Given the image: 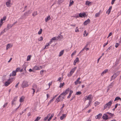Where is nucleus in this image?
<instances>
[{
    "label": "nucleus",
    "instance_id": "1",
    "mask_svg": "<svg viewBox=\"0 0 121 121\" xmlns=\"http://www.w3.org/2000/svg\"><path fill=\"white\" fill-rule=\"evenodd\" d=\"M28 86V82L26 81H24L22 82L21 86L23 88H24L27 87Z\"/></svg>",
    "mask_w": 121,
    "mask_h": 121
},
{
    "label": "nucleus",
    "instance_id": "2",
    "mask_svg": "<svg viewBox=\"0 0 121 121\" xmlns=\"http://www.w3.org/2000/svg\"><path fill=\"white\" fill-rule=\"evenodd\" d=\"M103 119L105 120H107L108 118V115L106 114H104L102 117Z\"/></svg>",
    "mask_w": 121,
    "mask_h": 121
},
{
    "label": "nucleus",
    "instance_id": "3",
    "mask_svg": "<svg viewBox=\"0 0 121 121\" xmlns=\"http://www.w3.org/2000/svg\"><path fill=\"white\" fill-rule=\"evenodd\" d=\"M86 16V14L85 13H81L79 14V16L81 17H85Z\"/></svg>",
    "mask_w": 121,
    "mask_h": 121
},
{
    "label": "nucleus",
    "instance_id": "4",
    "mask_svg": "<svg viewBox=\"0 0 121 121\" xmlns=\"http://www.w3.org/2000/svg\"><path fill=\"white\" fill-rule=\"evenodd\" d=\"M90 22V19H88L84 22L83 23V25L85 26L87 25Z\"/></svg>",
    "mask_w": 121,
    "mask_h": 121
},
{
    "label": "nucleus",
    "instance_id": "5",
    "mask_svg": "<svg viewBox=\"0 0 121 121\" xmlns=\"http://www.w3.org/2000/svg\"><path fill=\"white\" fill-rule=\"evenodd\" d=\"M27 17L25 15V14H24L23 15H22L21 16L20 19H25Z\"/></svg>",
    "mask_w": 121,
    "mask_h": 121
},
{
    "label": "nucleus",
    "instance_id": "6",
    "mask_svg": "<svg viewBox=\"0 0 121 121\" xmlns=\"http://www.w3.org/2000/svg\"><path fill=\"white\" fill-rule=\"evenodd\" d=\"M102 115V114L101 113H99L95 117V118L96 119H99L101 117Z\"/></svg>",
    "mask_w": 121,
    "mask_h": 121
},
{
    "label": "nucleus",
    "instance_id": "7",
    "mask_svg": "<svg viewBox=\"0 0 121 121\" xmlns=\"http://www.w3.org/2000/svg\"><path fill=\"white\" fill-rule=\"evenodd\" d=\"M120 73V72L118 71L117 72L113 74V76H114V79H115V78L117 77L119 75Z\"/></svg>",
    "mask_w": 121,
    "mask_h": 121
},
{
    "label": "nucleus",
    "instance_id": "8",
    "mask_svg": "<svg viewBox=\"0 0 121 121\" xmlns=\"http://www.w3.org/2000/svg\"><path fill=\"white\" fill-rule=\"evenodd\" d=\"M16 72L14 70L13 71L12 73H11L10 74V76H14L16 75Z\"/></svg>",
    "mask_w": 121,
    "mask_h": 121
},
{
    "label": "nucleus",
    "instance_id": "9",
    "mask_svg": "<svg viewBox=\"0 0 121 121\" xmlns=\"http://www.w3.org/2000/svg\"><path fill=\"white\" fill-rule=\"evenodd\" d=\"M112 7V6L110 7L109 9L107 10L106 12V13L109 15L110 13Z\"/></svg>",
    "mask_w": 121,
    "mask_h": 121
},
{
    "label": "nucleus",
    "instance_id": "10",
    "mask_svg": "<svg viewBox=\"0 0 121 121\" xmlns=\"http://www.w3.org/2000/svg\"><path fill=\"white\" fill-rule=\"evenodd\" d=\"M112 104V101H110L109 102H108V103H106V105L108 106V108H109L111 106V105Z\"/></svg>",
    "mask_w": 121,
    "mask_h": 121
},
{
    "label": "nucleus",
    "instance_id": "11",
    "mask_svg": "<svg viewBox=\"0 0 121 121\" xmlns=\"http://www.w3.org/2000/svg\"><path fill=\"white\" fill-rule=\"evenodd\" d=\"M11 0H8L7 1L6 3V5L7 7H9L10 6V5L11 4Z\"/></svg>",
    "mask_w": 121,
    "mask_h": 121
},
{
    "label": "nucleus",
    "instance_id": "12",
    "mask_svg": "<svg viewBox=\"0 0 121 121\" xmlns=\"http://www.w3.org/2000/svg\"><path fill=\"white\" fill-rule=\"evenodd\" d=\"M85 4L88 6H90L92 4L91 2L89 1L86 0V1Z\"/></svg>",
    "mask_w": 121,
    "mask_h": 121
},
{
    "label": "nucleus",
    "instance_id": "13",
    "mask_svg": "<svg viewBox=\"0 0 121 121\" xmlns=\"http://www.w3.org/2000/svg\"><path fill=\"white\" fill-rule=\"evenodd\" d=\"M108 70L107 69H105L104 71L102 72V73L101 74V76H103L104 74L106 73L107 72H108Z\"/></svg>",
    "mask_w": 121,
    "mask_h": 121
},
{
    "label": "nucleus",
    "instance_id": "14",
    "mask_svg": "<svg viewBox=\"0 0 121 121\" xmlns=\"http://www.w3.org/2000/svg\"><path fill=\"white\" fill-rule=\"evenodd\" d=\"M65 95L64 94V93H62L59 95V98L61 97L62 98V99H64L65 98L64 96Z\"/></svg>",
    "mask_w": 121,
    "mask_h": 121
},
{
    "label": "nucleus",
    "instance_id": "15",
    "mask_svg": "<svg viewBox=\"0 0 121 121\" xmlns=\"http://www.w3.org/2000/svg\"><path fill=\"white\" fill-rule=\"evenodd\" d=\"M79 61V58L78 57H77L76 58V59L73 62V65H76V63L78 62Z\"/></svg>",
    "mask_w": 121,
    "mask_h": 121
},
{
    "label": "nucleus",
    "instance_id": "16",
    "mask_svg": "<svg viewBox=\"0 0 121 121\" xmlns=\"http://www.w3.org/2000/svg\"><path fill=\"white\" fill-rule=\"evenodd\" d=\"M69 88H68L65 90V91H64L62 93H64V94H65V95H66L68 93V91H69Z\"/></svg>",
    "mask_w": 121,
    "mask_h": 121
},
{
    "label": "nucleus",
    "instance_id": "17",
    "mask_svg": "<svg viewBox=\"0 0 121 121\" xmlns=\"http://www.w3.org/2000/svg\"><path fill=\"white\" fill-rule=\"evenodd\" d=\"M66 115L65 114H63L62 116L60 117V120H63L64 118L66 117Z\"/></svg>",
    "mask_w": 121,
    "mask_h": 121
},
{
    "label": "nucleus",
    "instance_id": "18",
    "mask_svg": "<svg viewBox=\"0 0 121 121\" xmlns=\"http://www.w3.org/2000/svg\"><path fill=\"white\" fill-rule=\"evenodd\" d=\"M92 95H89L88 96H86V98H85V100H90L91 99V97Z\"/></svg>",
    "mask_w": 121,
    "mask_h": 121
},
{
    "label": "nucleus",
    "instance_id": "19",
    "mask_svg": "<svg viewBox=\"0 0 121 121\" xmlns=\"http://www.w3.org/2000/svg\"><path fill=\"white\" fill-rule=\"evenodd\" d=\"M73 91L71 90H70V92L69 94V95L67 96V98L68 99H69V98L71 96V95L73 93Z\"/></svg>",
    "mask_w": 121,
    "mask_h": 121
},
{
    "label": "nucleus",
    "instance_id": "20",
    "mask_svg": "<svg viewBox=\"0 0 121 121\" xmlns=\"http://www.w3.org/2000/svg\"><path fill=\"white\" fill-rule=\"evenodd\" d=\"M64 50H61L59 53V56H62L64 52Z\"/></svg>",
    "mask_w": 121,
    "mask_h": 121
},
{
    "label": "nucleus",
    "instance_id": "21",
    "mask_svg": "<svg viewBox=\"0 0 121 121\" xmlns=\"http://www.w3.org/2000/svg\"><path fill=\"white\" fill-rule=\"evenodd\" d=\"M10 83L8 81L4 83V86H8Z\"/></svg>",
    "mask_w": 121,
    "mask_h": 121
},
{
    "label": "nucleus",
    "instance_id": "22",
    "mask_svg": "<svg viewBox=\"0 0 121 121\" xmlns=\"http://www.w3.org/2000/svg\"><path fill=\"white\" fill-rule=\"evenodd\" d=\"M33 69V70L34 71H35V70H39L40 69V68H39L38 66H35L34 67Z\"/></svg>",
    "mask_w": 121,
    "mask_h": 121
},
{
    "label": "nucleus",
    "instance_id": "23",
    "mask_svg": "<svg viewBox=\"0 0 121 121\" xmlns=\"http://www.w3.org/2000/svg\"><path fill=\"white\" fill-rule=\"evenodd\" d=\"M30 13V10L28 11H27L26 12L24 13L27 17L28 16L29 14Z\"/></svg>",
    "mask_w": 121,
    "mask_h": 121
},
{
    "label": "nucleus",
    "instance_id": "24",
    "mask_svg": "<svg viewBox=\"0 0 121 121\" xmlns=\"http://www.w3.org/2000/svg\"><path fill=\"white\" fill-rule=\"evenodd\" d=\"M51 19V17L50 16H48L47 17L45 18V21L46 22L48 21Z\"/></svg>",
    "mask_w": 121,
    "mask_h": 121
},
{
    "label": "nucleus",
    "instance_id": "25",
    "mask_svg": "<svg viewBox=\"0 0 121 121\" xmlns=\"http://www.w3.org/2000/svg\"><path fill=\"white\" fill-rule=\"evenodd\" d=\"M59 39V38L57 37H53L51 39V40L52 41V40H58Z\"/></svg>",
    "mask_w": 121,
    "mask_h": 121
},
{
    "label": "nucleus",
    "instance_id": "26",
    "mask_svg": "<svg viewBox=\"0 0 121 121\" xmlns=\"http://www.w3.org/2000/svg\"><path fill=\"white\" fill-rule=\"evenodd\" d=\"M59 39V38L57 37H53L51 39V40L52 41V40H58Z\"/></svg>",
    "mask_w": 121,
    "mask_h": 121
},
{
    "label": "nucleus",
    "instance_id": "27",
    "mask_svg": "<svg viewBox=\"0 0 121 121\" xmlns=\"http://www.w3.org/2000/svg\"><path fill=\"white\" fill-rule=\"evenodd\" d=\"M54 116V114L53 113H52L51 114V116L49 117V118L48 120V121H50V120Z\"/></svg>",
    "mask_w": 121,
    "mask_h": 121
},
{
    "label": "nucleus",
    "instance_id": "28",
    "mask_svg": "<svg viewBox=\"0 0 121 121\" xmlns=\"http://www.w3.org/2000/svg\"><path fill=\"white\" fill-rule=\"evenodd\" d=\"M100 11H101V10H100L99 11L98 13L95 14V17H98L99 16L100 14Z\"/></svg>",
    "mask_w": 121,
    "mask_h": 121
},
{
    "label": "nucleus",
    "instance_id": "29",
    "mask_svg": "<svg viewBox=\"0 0 121 121\" xmlns=\"http://www.w3.org/2000/svg\"><path fill=\"white\" fill-rule=\"evenodd\" d=\"M13 25L11 24H8L7 26V27L8 28V30H9V29L11 28Z\"/></svg>",
    "mask_w": 121,
    "mask_h": 121
},
{
    "label": "nucleus",
    "instance_id": "30",
    "mask_svg": "<svg viewBox=\"0 0 121 121\" xmlns=\"http://www.w3.org/2000/svg\"><path fill=\"white\" fill-rule=\"evenodd\" d=\"M77 68V67H74L70 71H71L73 73L76 70Z\"/></svg>",
    "mask_w": 121,
    "mask_h": 121
},
{
    "label": "nucleus",
    "instance_id": "31",
    "mask_svg": "<svg viewBox=\"0 0 121 121\" xmlns=\"http://www.w3.org/2000/svg\"><path fill=\"white\" fill-rule=\"evenodd\" d=\"M74 1L73 0H72L71 1L70 0L69 2V6L70 7L71 6L73 3Z\"/></svg>",
    "mask_w": 121,
    "mask_h": 121
},
{
    "label": "nucleus",
    "instance_id": "32",
    "mask_svg": "<svg viewBox=\"0 0 121 121\" xmlns=\"http://www.w3.org/2000/svg\"><path fill=\"white\" fill-rule=\"evenodd\" d=\"M37 15V11H35L32 14V16L34 17L35 16Z\"/></svg>",
    "mask_w": 121,
    "mask_h": 121
},
{
    "label": "nucleus",
    "instance_id": "33",
    "mask_svg": "<svg viewBox=\"0 0 121 121\" xmlns=\"http://www.w3.org/2000/svg\"><path fill=\"white\" fill-rule=\"evenodd\" d=\"M31 55H28L27 57L26 60L27 61H28L30 60V58L31 57Z\"/></svg>",
    "mask_w": 121,
    "mask_h": 121
},
{
    "label": "nucleus",
    "instance_id": "34",
    "mask_svg": "<svg viewBox=\"0 0 121 121\" xmlns=\"http://www.w3.org/2000/svg\"><path fill=\"white\" fill-rule=\"evenodd\" d=\"M106 113L107 114H109L110 116H111V117H113V116L114 115V114H112L111 113H110L108 112H107Z\"/></svg>",
    "mask_w": 121,
    "mask_h": 121
},
{
    "label": "nucleus",
    "instance_id": "35",
    "mask_svg": "<svg viewBox=\"0 0 121 121\" xmlns=\"http://www.w3.org/2000/svg\"><path fill=\"white\" fill-rule=\"evenodd\" d=\"M65 83L64 82L63 83H60V86H59V87L60 88H61V87H62L64 85Z\"/></svg>",
    "mask_w": 121,
    "mask_h": 121
},
{
    "label": "nucleus",
    "instance_id": "36",
    "mask_svg": "<svg viewBox=\"0 0 121 121\" xmlns=\"http://www.w3.org/2000/svg\"><path fill=\"white\" fill-rule=\"evenodd\" d=\"M63 1V0H58V4H59L62 3Z\"/></svg>",
    "mask_w": 121,
    "mask_h": 121
},
{
    "label": "nucleus",
    "instance_id": "37",
    "mask_svg": "<svg viewBox=\"0 0 121 121\" xmlns=\"http://www.w3.org/2000/svg\"><path fill=\"white\" fill-rule=\"evenodd\" d=\"M41 118V117H38L36 118L34 121H38Z\"/></svg>",
    "mask_w": 121,
    "mask_h": 121
},
{
    "label": "nucleus",
    "instance_id": "38",
    "mask_svg": "<svg viewBox=\"0 0 121 121\" xmlns=\"http://www.w3.org/2000/svg\"><path fill=\"white\" fill-rule=\"evenodd\" d=\"M17 97H18L17 96H16L14 98H13V100L12 101H13L14 102L16 101L17 100Z\"/></svg>",
    "mask_w": 121,
    "mask_h": 121
},
{
    "label": "nucleus",
    "instance_id": "39",
    "mask_svg": "<svg viewBox=\"0 0 121 121\" xmlns=\"http://www.w3.org/2000/svg\"><path fill=\"white\" fill-rule=\"evenodd\" d=\"M69 74H68V77H69L72 76L73 73L71 71H70L69 72Z\"/></svg>",
    "mask_w": 121,
    "mask_h": 121
},
{
    "label": "nucleus",
    "instance_id": "40",
    "mask_svg": "<svg viewBox=\"0 0 121 121\" xmlns=\"http://www.w3.org/2000/svg\"><path fill=\"white\" fill-rule=\"evenodd\" d=\"M75 96L74 95H73L71 99L70 100V101H71L73 100L74 99H75Z\"/></svg>",
    "mask_w": 121,
    "mask_h": 121
},
{
    "label": "nucleus",
    "instance_id": "41",
    "mask_svg": "<svg viewBox=\"0 0 121 121\" xmlns=\"http://www.w3.org/2000/svg\"><path fill=\"white\" fill-rule=\"evenodd\" d=\"M43 37L42 36H41L40 38L38 40L39 41H41L43 40Z\"/></svg>",
    "mask_w": 121,
    "mask_h": 121
},
{
    "label": "nucleus",
    "instance_id": "42",
    "mask_svg": "<svg viewBox=\"0 0 121 121\" xmlns=\"http://www.w3.org/2000/svg\"><path fill=\"white\" fill-rule=\"evenodd\" d=\"M82 94V93L80 91H78L76 92V95H80Z\"/></svg>",
    "mask_w": 121,
    "mask_h": 121
},
{
    "label": "nucleus",
    "instance_id": "43",
    "mask_svg": "<svg viewBox=\"0 0 121 121\" xmlns=\"http://www.w3.org/2000/svg\"><path fill=\"white\" fill-rule=\"evenodd\" d=\"M8 104V102L5 103L3 106V108H4L5 107H6L7 106Z\"/></svg>",
    "mask_w": 121,
    "mask_h": 121
},
{
    "label": "nucleus",
    "instance_id": "44",
    "mask_svg": "<svg viewBox=\"0 0 121 121\" xmlns=\"http://www.w3.org/2000/svg\"><path fill=\"white\" fill-rule=\"evenodd\" d=\"M20 69V67H18L16 69L15 71L17 73V72L19 71V70Z\"/></svg>",
    "mask_w": 121,
    "mask_h": 121
},
{
    "label": "nucleus",
    "instance_id": "45",
    "mask_svg": "<svg viewBox=\"0 0 121 121\" xmlns=\"http://www.w3.org/2000/svg\"><path fill=\"white\" fill-rule=\"evenodd\" d=\"M42 29H40L39 31L38 32V34L39 35L41 34L42 33Z\"/></svg>",
    "mask_w": 121,
    "mask_h": 121
},
{
    "label": "nucleus",
    "instance_id": "46",
    "mask_svg": "<svg viewBox=\"0 0 121 121\" xmlns=\"http://www.w3.org/2000/svg\"><path fill=\"white\" fill-rule=\"evenodd\" d=\"M90 42H88L86 44V46H85V47H84V48H85L87 47L88 46V45L90 44Z\"/></svg>",
    "mask_w": 121,
    "mask_h": 121
},
{
    "label": "nucleus",
    "instance_id": "47",
    "mask_svg": "<svg viewBox=\"0 0 121 121\" xmlns=\"http://www.w3.org/2000/svg\"><path fill=\"white\" fill-rule=\"evenodd\" d=\"M112 47V46H110L109 48H108L107 49L106 51V52L108 51H109L110 49H111Z\"/></svg>",
    "mask_w": 121,
    "mask_h": 121
},
{
    "label": "nucleus",
    "instance_id": "48",
    "mask_svg": "<svg viewBox=\"0 0 121 121\" xmlns=\"http://www.w3.org/2000/svg\"><path fill=\"white\" fill-rule=\"evenodd\" d=\"M24 100L22 98V97L19 100V101L20 102H22Z\"/></svg>",
    "mask_w": 121,
    "mask_h": 121
},
{
    "label": "nucleus",
    "instance_id": "49",
    "mask_svg": "<svg viewBox=\"0 0 121 121\" xmlns=\"http://www.w3.org/2000/svg\"><path fill=\"white\" fill-rule=\"evenodd\" d=\"M119 98L120 97L118 96L116 97L114 101H115L119 100V99H120Z\"/></svg>",
    "mask_w": 121,
    "mask_h": 121
},
{
    "label": "nucleus",
    "instance_id": "50",
    "mask_svg": "<svg viewBox=\"0 0 121 121\" xmlns=\"http://www.w3.org/2000/svg\"><path fill=\"white\" fill-rule=\"evenodd\" d=\"M86 30H85L84 31V33H83V35H84V36H87V33L86 34V35H85V34H86Z\"/></svg>",
    "mask_w": 121,
    "mask_h": 121
},
{
    "label": "nucleus",
    "instance_id": "51",
    "mask_svg": "<svg viewBox=\"0 0 121 121\" xmlns=\"http://www.w3.org/2000/svg\"><path fill=\"white\" fill-rule=\"evenodd\" d=\"M62 98L61 97H59V101H58V102L62 101L63 99H62Z\"/></svg>",
    "mask_w": 121,
    "mask_h": 121
},
{
    "label": "nucleus",
    "instance_id": "52",
    "mask_svg": "<svg viewBox=\"0 0 121 121\" xmlns=\"http://www.w3.org/2000/svg\"><path fill=\"white\" fill-rule=\"evenodd\" d=\"M75 32H79V30L78 29V28L77 27H76L75 29Z\"/></svg>",
    "mask_w": 121,
    "mask_h": 121
},
{
    "label": "nucleus",
    "instance_id": "53",
    "mask_svg": "<svg viewBox=\"0 0 121 121\" xmlns=\"http://www.w3.org/2000/svg\"><path fill=\"white\" fill-rule=\"evenodd\" d=\"M11 81V82H12L13 81V78H9L8 80V81Z\"/></svg>",
    "mask_w": 121,
    "mask_h": 121
},
{
    "label": "nucleus",
    "instance_id": "54",
    "mask_svg": "<svg viewBox=\"0 0 121 121\" xmlns=\"http://www.w3.org/2000/svg\"><path fill=\"white\" fill-rule=\"evenodd\" d=\"M10 45L9 44H8V45L6 46V49L7 50L10 47Z\"/></svg>",
    "mask_w": 121,
    "mask_h": 121
},
{
    "label": "nucleus",
    "instance_id": "55",
    "mask_svg": "<svg viewBox=\"0 0 121 121\" xmlns=\"http://www.w3.org/2000/svg\"><path fill=\"white\" fill-rule=\"evenodd\" d=\"M65 106V104H62V107H61L60 108V110L61 111H62L63 110V107H64Z\"/></svg>",
    "mask_w": 121,
    "mask_h": 121
},
{
    "label": "nucleus",
    "instance_id": "56",
    "mask_svg": "<svg viewBox=\"0 0 121 121\" xmlns=\"http://www.w3.org/2000/svg\"><path fill=\"white\" fill-rule=\"evenodd\" d=\"M29 71L30 72H35V71H34V70H33V69H29Z\"/></svg>",
    "mask_w": 121,
    "mask_h": 121
},
{
    "label": "nucleus",
    "instance_id": "57",
    "mask_svg": "<svg viewBox=\"0 0 121 121\" xmlns=\"http://www.w3.org/2000/svg\"><path fill=\"white\" fill-rule=\"evenodd\" d=\"M119 44V43H116L115 46L116 48H117L118 47V46Z\"/></svg>",
    "mask_w": 121,
    "mask_h": 121
},
{
    "label": "nucleus",
    "instance_id": "58",
    "mask_svg": "<svg viewBox=\"0 0 121 121\" xmlns=\"http://www.w3.org/2000/svg\"><path fill=\"white\" fill-rule=\"evenodd\" d=\"M59 97L57 98L55 101V102H57V103H58V101H59Z\"/></svg>",
    "mask_w": 121,
    "mask_h": 121
},
{
    "label": "nucleus",
    "instance_id": "59",
    "mask_svg": "<svg viewBox=\"0 0 121 121\" xmlns=\"http://www.w3.org/2000/svg\"><path fill=\"white\" fill-rule=\"evenodd\" d=\"M3 20L2 19H1L0 20V23L2 25L3 23Z\"/></svg>",
    "mask_w": 121,
    "mask_h": 121
},
{
    "label": "nucleus",
    "instance_id": "60",
    "mask_svg": "<svg viewBox=\"0 0 121 121\" xmlns=\"http://www.w3.org/2000/svg\"><path fill=\"white\" fill-rule=\"evenodd\" d=\"M6 16H4L3 17V19H2L3 20H5L6 19Z\"/></svg>",
    "mask_w": 121,
    "mask_h": 121
},
{
    "label": "nucleus",
    "instance_id": "61",
    "mask_svg": "<svg viewBox=\"0 0 121 121\" xmlns=\"http://www.w3.org/2000/svg\"><path fill=\"white\" fill-rule=\"evenodd\" d=\"M108 106L106 105V104L104 106V110L106 108H107Z\"/></svg>",
    "mask_w": 121,
    "mask_h": 121
},
{
    "label": "nucleus",
    "instance_id": "62",
    "mask_svg": "<svg viewBox=\"0 0 121 121\" xmlns=\"http://www.w3.org/2000/svg\"><path fill=\"white\" fill-rule=\"evenodd\" d=\"M61 77H60L58 79L57 81H59L60 82H61Z\"/></svg>",
    "mask_w": 121,
    "mask_h": 121
},
{
    "label": "nucleus",
    "instance_id": "63",
    "mask_svg": "<svg viewBox=\"0 0 121 121\" xmlns=\"http://www.w3.org/2000/svg\"><path fill=\"white\" fill-rule=\"evenodd\" d=\"M108 41L106 43H104V45L103 46L104 47H105V46H106V45H107L108 44Z\"/></svg>",
    "mask_w": 121,
    "mask_h": 121
},
{
    "label": "nucleus",
    "instance_id": "64",
    "mask_svg": "<svg viewBox=\"0 0 121 121\" xmlns=\"http://www.w3.org/2000/svg\"><path fill=\"white\" fill-rule=\"evenodd\" d=\"M14 101H12V103H11V105H12V107L13 106V105L14 104H15V103H14Z\"/></svg>",
    "mask_w": 121,
    "mask_h": 121
}]
</instances>
